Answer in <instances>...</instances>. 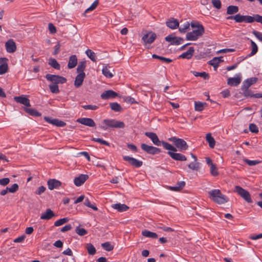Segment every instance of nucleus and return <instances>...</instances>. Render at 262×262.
<instances>
[{
	"mask_svg": "<svg viewBox=\"0 0 262 262\" xmlns=\"http://www.w3.org/2000/svg\"><path fill=\"white\" fill-rule=\"evenodd\" d=\"M175 151L172 152L168 151V155L173 160L180 161H185L187 160V158L184 155L180 153H176Z\"/></svg>",
	"mask_w": 262,
	"mask_h": 262,
	"instance_id": "14",
	"label": "nucleus"
},
{
	"mask_svg": "<svg viewBox=\"0 0 262 262\" xmlns=\"http://www.w3.org/2000/svg\"><path fill=\"white\" fill-rule=\"evenodd\" d=\"M10 179L8 178L0 179V185L2 186H6L9 184Z\"/></svg>",
	"mask_w": 262,
	"mask_h": 262,
	"instance_id": "64",
	"label": "nucleus"
},
{
	"mask_svg": "<svg viewBox=\"0 0 262 262\" xmlns=\"http://www.w3.org/2000/svg\"><path fill=\"white\" fill-rule=\"evenodd\" d=\"M211 2L213 7L217 9L221 8L222 4L220 0H211Z\"/></svg>",
	"mask_w": 262,
	"mask_h": 262,
	"instance_id": "59",
	"label": "nucleus"
},
{
	"mask_svg": "<svg viewBox=\"0 0 262 262\" xmlns=\"http://www.w3.org/2000/svg\"><path fill=\"white\" fill-rule=\"evenodd\" d=\"M227 20H234L237 23H253L254 21L262 24V16L256 14L253 16L242 15L240 13H237L235 15H230L226 17Z\"/></svg>",
	"mask_w": 262,
	"mask_h": 262,
	"instance_id": "1",
	"label": "nucleus"
},
{
	"mask_svg": "<svg viewBox=\"0 0 262 262\" xmlns=\"http://www.w3.org/2000/svg\"><path fill=\"white\" fill-rule=\"evenodd\" d=\"M157 37V35L155 33L149 32L144 34L142 37V40L144 42V45L152 43Z\"/></svg>",
	"mask_w": 262,
	"mask_h": 262,
	"instance_id": "8",
	"label": "nucleus"
},
{
	"mask_svg": "<svg viewBox=\"0 0 262 262\" xmlns=\"http://www.w3.org/2000/svg\"><path fill=\"white\" fill-rule=\"evenodd\" d=\"M88 175L81 174L74 179V184L76 186H80L82 185L88 179Z\"/></svg>",
	"mask_w": 262,
	"mask_h": 262,
	"instance_id": "19",
	"label": "nucleus"
},
{
	"mask_svg": "<svg viewBox=\"0 0 262 262\" xmlns=\"http://www.w3.org/2000/svg\"><path fill=\"white\" fill-rule=\"evenodd\" d=\"M98 3H99L98 0L95 1L93 2V3L91 5V6L85 10V12L86 13L90 11H92V10H94L98 6Z\"/></svg>",
	"mask_w": 262,
	"mask_h": 262,
	"instance_id": "57",
	"label": "nucleus"
},
{
	"mask_svg": "<svg viewBox=\"0 0 262 262\" xmlns=\"http://www.w3.org/2000/svg\"><path fill=\"white\" fill-rule=\"evenodd\" d=\"M250 42H251L252 51L249 55V56H251L255 55L257 52V51H258L257 46L255 43V42H254L253 40H251Z\"/></svg>",
	"mask_w": 262,
	"mask_h": 262,
	"instance_id": "41",
	"label": "nucleus"
},
{
	"mask_svg": "<svg viewBox=\"0 0 262 262\" xmlns=\"http://www.w3.org/2000/svg\"><path fill=\"white\" fill-rule=\"evenodd\" d=\"M49 64L52 68H54L56 70H59L60 68V64L57 61V60L51 58L49 59Z\"/></svg>",
	"mask_w": 262,
	"mask_h": 262,
	"instance_id": "35",
	"label": "nucleus"
},
{
	"mask_svg": "<svg viewBox=\"0 0 262 262\" xmlns=\"http://www.w3.org/2000/svg\"><path fill=\"white\" fill-rule=\"evenodd\" d=\"M185 185V182L184 181L179 182L176 186L170 187V189L173 191H178L183 188Z\"/></svg>",
	"mask_w": 262,
	"mask_h": 262,
	"instance_id": "33",
	"label": "nucleus"
},
{
	"mask_svg": "<svg viewBox=\"0 0 262 262\" xmlns=\"http://www.w3.org/2000/svg\"><path fill=\"white\" fill-rule=\"evenodd\" d=\"M14 100L17 103L24 104L26 106H30V100L24 95L20 96H15Z\"/></svg>",
	"mask_w": 262,
	"mask_h": 262,
	"instance_id": "20",
	"label": "nucleus"
},
{
	"mask_svg": "<svg viewBox=\"0 0 262 262\" xmlns=\"http://www.w3.org/2000/svg\"><path fill=\"white\" fill-rule=\"evenodd\" d=\"M5 48L7 52L9 53H13L16 50V43L12 39H10L6 42Z\"/></svg>",
	"mask_w": 262,
	"mask_h": 262,
	"instance_id": "12",
	"label": "nucleus"
},
{
	"mask_svg": "<svg viewBox=\"0 0 262 262\" xmlns=\"http://www.w3.org/2000/svg\"><path fill=\"white\" fill-rule=\"evenodd\" d=\"M235 191L237 192L238 194L239 195L247 202L249 203L252 202L250 193L241 186H236L235 187Z\"/></svg>",
	"mask_w": 262,
	"mask_h": 262,
	"instance_id": "7",
	"label": "nucleus"
},
{
	"mask_svg": "<svg viewBox=\"0 0 262 262\" xmlns=\"http://www.w3.org/2000/svg\"><path fill=\"white\" fill-rule=\"evenodd\" d=\"M204 104H206V103H204L200 101L195 102L194 105L195 110L200 112L203 111Z\"/></svg>",
	"mask_w": 262,
	"mask_h": 262,
	"instance_id": "50",
	"label": "nucleus"
},
{
	"mask_svg": "<svg viewBox=\"0 0 262 262\" xmlns=\"http://www.w3.org/2000/svg\"><path fill=\"white\" fill-rule=\"evenodd\" d=\"M82 107L85 110H96L98 108V106L94 105H82Z\"/></svg>",
	"mask_w": 262,
	"mask_h": 262,
	"instance_id": "63",
	"label": "nucleus"
},
{
	"mask_svg": "<svg viewBox=\"0 0 262 262\" xmlns=\"http://www.w3.org/2000/svg\"><path fill=\"white\" fill-rule=\"evenodd\" d=\"M8 189H9V192L14 193L18 190V184L15 183L13 184L11 187H8Z\"/></svg>",
	"mask_w": 262,
	"mask_h": 262,
	"instance_id": "60",
	"label": "nucleus"
},
{
	"mask_svg": "<svg viewBox=\"0 0 262 262\" xmlns=\"http://www.w3.org/2000/svg\"><path fill=\"white\" fill-rule=\"evenodd\" d=\"M168 140L172 142L176 146V148H178L180 151L186 150L188 148L186 142L183 139L172 137L169 138Z\"/></svg>",
	"mask_w": 262,
	"mask_h": 262,
	"instance_id": "5",
	"label": "nucleus"
},
{
	"mask_svg": "<svg viewBox=\"0 0 262 262\" xmlns=\"http://www.w3.org/2000/svg\"><path fill=\"white\" fill-rule=\"evenodd\" d=\"M244 161L249 166H253L261 163L260 161L245 159Z\"/></svg>",
	"mask_w": 262,
	"mask_h": 262,
	"instance_id": "56",
	"label": "nucleus"
},
{
	"mask_svg": "<svg viewBox=\"0 0 262 262\" xmlns=\"http://www.w3.org/2000/svg\"><path fill=\"white\" fill-rule=\"evenodd\" d=\"M142 235L145 237H149L151 238H157L158 236L155 232H152L147 230H144L142 231Z\"/></svg>",
	"mask_w": 262,
	"mask_h": 262,
	"instance_id": "32",
	"label": "nucleus"
},
{
	"mask_svg": "<svg viewBox=\"0 0 262 262\" xmlns=\"http://www.w3.org/2000/svg\"><path fill=\"white\" fill-rule=\"evenodd\" d=\"M194 52L193 47H190L188 51L183 53L180 55V57L183 58L190 59L192 56Z\"/></svg>",
	"mask_w": 262,
	"mask_h": 262,
	"instance_id": "29",
	"label": "nucleus"
},
{
	"mask_svg": "<svg viewBox=\"0 0 262 262\" xmlns=\"http://www.w3.org/2000/svg\"><path fill=\"white\" fill-rule=\"evenodd\" d=\"M101 246L107 251H111L114 249V247L109 242H105L102 244Z\"/></svg>",
	"mask_w": 262,
	"mask_h": 262,
	"instance_id": "48",
	"label": "nucleus"
},
{
	"mask_svg": "<svg viewBox=\"0 0 262 262\" xmlns=\"http://www.w3.org/2000/svg\"><path fill=\"white\" fill-rule=\"evenodd\" d=\"M77 122L81 124H83V125L89 126V127H94L96 126V124H95V122L91 118H80L77 120Z\"/></svg>",
	"mask_w": 262,
	"mask_h": 262,
	"instance_id": "15",
	"label": "nucleus"
},
{
	"mask_svg": "<svg viewBox=\"0 0 262 262\" xmlns=\"http://www.w3.org/2000/svg\"><path fill=\"white\" fill-rule=\"evenodd\" d=\"M241 89L243 91V95L244 96L246 97H253V95L251 94V91L248 89H243V87H242Z\"/></svg>",
	"mask_w": 262,
	"mask_h": 262,
	"instance_id": "61",
	"label": "nucleus"
},
{
	"mask_svg": "<svg viewBox=\"0 0 262 262\" xmlns=\"http://www.w3.org/2000/svg\"><path fill=\"white\" fill-rule=\"evenodd\" d=\"M84 204L86 206L92 208L94 210L97 211L98 210V208L95 205H92L88 199L85 200Z\"/></svg>",
	"mask_w": 262,
	"mask_h": 262,
	"instance_id": "53",
	"label": "nucleus"
},
{
	"mask_svg": "<svg viewBox=\"0 0 262 262\" xmlns=\"http://www.w3.org/2000/svg\"><path fill=\"white\" fill-rule=\"evenodd\" d=\"M189 27L190 23L189 22H186L183 26L179 27V30L181 33H184L189 29Z\"/></svg>",
	"mask_w": 262,
	"mask_h": 262,
	"instance_id": "46",
	"label": "nucleus"
},
{
	"mask_svg": "<svg viewBox=\"0 0 262 262\" xmlns=\"http://www.w3.org/2000/svg\"><path fill=\"white\" fill-rule=\"evenodd\" d=\"M49 89L52 93L57 94L59 92V88L57 84L49 85Z\"/></svg>",
	"mask_w": 262,
	"mask_h": 262,
	"instance_id": "52",
	"label": "nucleus"
},
{
	"mask_svg": "<svg viewBox=\"0 0 262 262\" xmlns=\"http://www.w3.org/2000/svg\"><path fill=\"white\" fill-rule=\"evenodd\" d=\"M206 140L208 143L209 147L211 148H214L215 144V141L212 137L211 133H208L206 134Z\"/></svg>",
	"mask_w": 262,
	"mask_h": 262,
	"instance_id": "31",
	"label": "nucleus"
},
{
	"mask_svg": "<svg viewBox=\"0 0 262 262\" xmlns=\"http://www.w3.org/2000/svg\"><path fill=\"white\" fill-rule=\"evenodd\" d=\"M86 248L90 255H93L96 253V249L92 244H88Z\"/></svg>",
	"mask_w": 262,
	"mask_h": 262,
	"instance_id": "43",
	"label": "nucleus"
},
{
	"mask_svg": "<svg viewBox=\"0 0 262 262\" xmlns=\"http://www.w3.org/2000/svg\"><path fill=\"white\" fill-rule=\"evenodd\" d=\"M188 166L192 170L198 171L200 169V163L198 162H191Z\"/></svg>",
	"mask_w": 262,
	"mask_h": 262,
	"instance_id": "45",
	"label": "nucleus"
},
{
	"mask_svg": "<svg viewBox=\"0 0 262 262\" xmlns=\"http://www.w3.org/2000/svg\"><path fill=\"white\" fill-rule=\"evenodd\" d=\"M75 231L76 233L80 236H83L88 233L87 231L85 229L79 227L76 228Z\"/></svg>",
	"mask_w": 262,
	"mask_h": 262,
	"instance_id": "51",
	"label": "nucleus"
},
{
	"mask_svg": "<svg viewBox=\"0 0 262 262\" xmlns=\"http://www.w3.org/2000/svg\"><path fill=\"white\" fill-rule=\"evenodd\" d=\"M166 25L171 29H176L179 27V22L177 19L171 18L166 22Z\"/></svg>",
	"mask_w": 262,
	"mask_h": 262,
	"instance_id": "24",
	"label": "nucleus"
},
{
	"mask_svg": "<svg viewBox=\"0 0 262 262\" xmlns=\"http://www.w3.org/2000/svg\"><path fill=\"white\" fill-rule=\"evenodd\" d=\"M210 173L213 176H217L219 174L217 168L215 164L210 166Z\"/></svg>",
	"mask_w": 262,
	"mask_h": 262,
	"instance_id": "55",
	"label": "nucleus"
},
{
	"mask_svg": "<svg viewBox=\"0 0 262 262\" xmlns=\"http://www.w3.org/2000/svg\"><path fill=\"white\" fill-rule=\"evenodd\" d=\"M92 140L108 146H110V143L108 142L103 140V139L100 138H93Z\"/></svg>",
	"mask_w": 262,
	"mask_h": 262,
	"instance_id": "58",
	"label": "nucleus"
},
{
	"mask_svg": "<svg viewBox=\"0 0 262 262\" xmlns=\"http://www.w3.org/2000/svg\"><path fill=\"white\" fill-rule=\"evenodd\" d=\"M257 80V78L256 77L248 78L243 82L242 87L243 89H248L251 85L256 83Z\"/></svg>",
	"mask_w": 262,
	"mask_h": 262,
	"instance_id": "27",
	"label": "nucleus"
},
{
	"mask_svg": "<svg viewBox=\"0 0 262 262\" xmlns=\"http://www.w3.org/2000/svg\"><path fill=\"white\" fill-rule=\"evenodd\" d=\"M85 54L88 56V57L90 59H91V60H92L94 62H96V54L93 51H92L91 50L88 49L85 51Z\"/></svg>",
	"mask_w": 262,
	"mask_h": 262,
	"instance_id": "39",
	"label": "nucleus"
},
{
	"mask_svg": "<svg viewBox=\"0 0 262 262\" xmlns=\"http://www.w3.org/2000/svg\"><path fill=\"white\" fill-rule=\"evenodd\" d=\"M55 216L54 213L51 209H47L44 213H42L40 219L41 220H49Z\"/></svg>",
	"mask_w": 262,
	"mask_h": 262,
	"instance_id": "25",
	"label": "nucleus"
},
{
	"mask_svg": "<svg viewBox=\"0 0 262 262\" xmlns=\"http://www.w3.org/2000/svg\"><path fill=\"white\" fill-rule=\"evenodd\" d=\"M118 96V94L113 90H107L101 94V98L102 99H108L115 98Z\"/></svg>",
	"mask_w": 262,
	"mask_h": 262,
	"instance_id": "17",
	"label": "nucleus"
},
{
	"mask_svg": "<svg viewBox=\"0 0 262 262\" xmlns=\"http://www.w3.org/2000/svg\"><path fill=\"white\" fill-rule=\"evenodd\" d=\"M141 147L142 150L149 154L155 155L161 152L160 149L152 146L148 145L144 143L142 144Z\"/></svg>",
	"mask_w": 262,
	"mask_h": 262,
	"instance_id": "9",
	"label": "nucleus"
},
{
	"mask_svg": "<svg viewBox=\"0 0 262 262\" xmlns=\"http://www.w3.org/2000/svg\"><path fill=\"white\" fill-rule=\"evenodd\" d=\"M61 183L56 179H50L48 181V188L50 190H53L60 187Z\"/></svg>",
	"mask_w": 262,
	"mask_h": 262,
	"instance_id": "23",
	"label": "nucleus"
},
{
	"mask_svg": "<svg viewBox=\"0 0 262 262\" xmlns=\"http://www.w3.org/2000/svg\"><path fill=\"white\" fill-rule=\"evenodd\" d=\"M8 59L6 58H0V75H3L7 72L8 70V66L7 63Z\"/></svg>",
	"mask_w": 262,
	"mask_h": 262,
	"instance_id": "21",
	"label": "nucleus"
},
{
	"mask_svg": "<svg viewBox=\"0 0 262 262\" xmlns=\"http://www.w3.org/2000/svg\"><path fill=\"white\" fill-rule=\"evenodd\" d=\"M152 58L158 59L160 60H161L163 62H165L166 63H170L172 61V60L170 58H166L162 56H160L156 54H153L152 55Z\"/></svg>",
	"mask_w": 262,
	"mask_h": 262,
	"instance_id": "44",
	"label": "nucleus"
},
{
	"mask_svg": "<svg viewBox=\"0 0 262 262\" xmlns=\"http://www.w3.org/2000/svg\"><path fill=\"white\" fill-rule=\"evenodd\" d=\"M102 123L105 125L101 126L100 128L104 130H106L107 127L116 128H123L125 127L123 122L116 119H104Z\"/></svg>",
	"mask_w": 262,
	"mask_h": 262,
	"instance_id": "3",
	"label": "nucleus"
},
{
	"mask_svg": "<svg viewBox=\"0 0 262 262\" xmlns=\"http://www.w3.org/2000/svg\"><path fill=\"white\" fill-rule=\"evenodd\" d=\"M69 221V219L67 217L62 218L61 219H59L54 223V226H61L67 222Z\"/></svg>",
	"mask_w": 262,
	"mask_h": 262,
	"instance_id": "49",
	"label": "nucleus"
},
{
	"mask_svg": "<svg viewBox=\"0 0 262 262\" xmlns=\"http://www.w3.org/2000/svg\"><path fill=\"white\" fill-rule=\"evenodd\" d=\"M85 77V73L78 74L76 76V78H75V79L74 81V86L76 88H78L82 85Z\"/></svg>",
	"mask_w": 262,
	"mask_h": 262,
	"instance_id": "22",
	"label": "nucleus"
},
{
	"mask_svg": "<svg viewBox=\"0 0 262 262\" xmlns=\"http://www.w3.org/2000/svg\"><path fill=\"white\" fill-rule=\"evenodd\" d=\"M239 11V8L236 6L230 5L227 8V14L232 15L234 14H237V13Z\"/></svg>",
	"mask_w": 262,
	"mask_h": 262,
	"instance_id": "30",
	"label": "nucleus"
},
{
	"mask_svg": "<svg viewBox=\"0 0 262 262\" xmlns=\"http://www.w3.org/2000/svg\"><path fill=\"white\" fill-rule=\"evenodd\" d=\"M204 28L203 26L199 27V29L194 30L187 33L186 39L187 40H196L199 37L202 36L204 33Z\"/></svg>",
	"mask_w": 262,
	"mask_h": 262,
	"instance_id": "4",
	"label": "nucleus"
},
{
	"mask_svg": "<svg viewBox=\"0 0 262 262\" xmlns=\"http://www.w3.org/2000/svg\"><path fill=\"white\" fill-rule=\"evenodd\" d=\"M77 64V58L76 55H73L70 57L69 62L68 64V68L69 69H73Z\"/></svg>",
	"mask_w": 262,
	"mask_h": 262,
	"instance_id": "28",
	"label": "nucleus"
},
{
	"mask_svg": "<svg viewBox=\"0 0 262 262\" xmlns=\"http://www.w3.org/2000/svg\"><path fill=\"white\" fill-rule=\"evenodd\" d=\"M222 61V57H214L209 61V63L214 68H216L219 66V63Z\"/></svg>",
	"mask_w": 262,
	"mask_h": 262,
	"instance_id": "36",
	"label": "nucleus"
},
{
	"mask_svg": "<svg viewBox=\"0 0 262 262\" xmlns=\"http://www.w3.org/2000/svg\"><path fill=\"white\" fill-rule=\"evenodd\" d=\"M145 135L150 139L155 145L157 146L161 145V141L159 140L156 134L152 132H146Z\"/></svg>",
	"mask_w": 262,
	"mask_h": 262,
	"instance_id": "16",
	"label": "nucleus"
},
{
	"mask_svg": "<svg viewBox=\"0 0 262 262\" xmlns=\"http://www.w3.org/2000/svg\"><path fill=\"white\" fill-rule=\"evenodd\" d=\"M44 119L48 123L56 126L63 127L66 125V123L64 122L57 119H52L50 117L46 116L44 117Z\"/></svg>",
	"mask_w": 262,
	"mask_h": 262,
	"instance_id": "11",
	"label": "nucleus"
},
{
	"mask_svg": "<svg viewBox=\"0 0 262 262\" xmlns=\"http://www.w3.org/2000/svg\"><path fill=\"white\" fill-rule=\"evenodd\" d=\"M209 196L215 203L223 204L228 201V199L219 189H213L208 192Z\"/></svg>",
	"mask_w": 262,
	"mask_h": 262,
	"instance_id": "2",
	"label": "nucleus"
},
{
	"mask_svg": "<svg viewBox=\"0 0 262 262\" xmlns=\"http://www.w3.org/2000/svg\"><path fill=\"white\" fill-rule=\"evenodd\" d=\"M102 74L107 78H112L113 77V74L110 72L107 67H105L102 69Z\"/></svg>",
	"mask_w": 262,
	"mask_h": 262,
	"instance_id": "47",
	"label": "nucleus"
},
{
	"mask_svg": "<svg viewBox=\"0 0 262 262\" xmlns=\"http://www.w3.org/2000/svg\"><path fill=\"white\" fill-rule=\"evenodd\" d=\"M123 159L124 161L128 162L132 166L135 167H140L143 165L142 161L129 156H123Z\"/></svg>",
	"mask_w": 262,
	"mask_h": 262,
	"instance_id": "10",
	"label": "nucleus"
},
{
	"mask_svg": "<svg viewBox=\"0 0 262 262\" xmlns=\"http://www.w3.org/2000/svg\"><path fill=\"white\" fill-rule=\"evenodd\" d=\"M191 73L196 77H203L204 79H208L209 78V76L208 73L203 72H198L196 71H191Z\"/></svg>",
	"mask_w": 262,
	"mask_h": 262,
	"instance_id": "38",
	"label": "nucleus"
},
{
	"mask_svg": "<svg viewBox=\"0 0 262 262\" xmlns=\"http://www.w3.org/2000/svg\"><path fill=\"white\" fill-rule=\"evenodd\" d=\"M45 77L48 81L52 82L54 84H63L67 82V79L65 77L57 75L48 74Z\"/></svg>",
	"mask_w": 262,
	"mask_h": 262,
	"instance_id": "6",
	"label": "nucleus"
},
{
	"mask_svg": "<svg viewBox=\"0 0 262 262\" xmlns=\"http://www.w3.org/2000/svg\"><path fill=\"white\" fill-rule=\"evenodd\" d=\"M166 41L170 42L173 45H179L183 43L184 39L181 37L168 35L165 37Z\"/></svg>",
	"mask_w": 262,
	"mask_h": 262,
	"instance_id": "13",
	"label": "nucleus"
},
{
	"mask_svg": "<svg viewBox=\"0 0 262 262\" xmlns=\"http://www.w3.org/2000/svg\"><path fill=\"white\" fill-rule=\"evenodd\" d=\"M25 110L27 113H28V114L32 116L36 117H39L41 116V114L35 109L25 108Z\"/></svg>",
	"mask_w": 262,
	"mask_h": 262,
	"instance_id": "40",
	"label": "nucleus"
},
{
	"mask_svg": "<svg viewBox=\"0 0 262 262\" xmlns=\"http://www.w3.org/2000/svg\"><path fill=\"white\" fill-rule=\"evenodd\" d=\"M249 130L251 132L255 134H257L258 133V127L254 123H251L249 124Z\"/></svg>",
	"mask_w": 262,
	"mask_h": 262,
	"instance_id": "54",
	"label": "nucleus"
},
{
	"mask_svg": "<svg viewBox=\"0 0 262 262\" xmlns=\"http://www.w3.org/2000/svg\"><path fill=\"white\" fill-rule=\"evenodd\" d=\"M252 34L260 41L262 42V33L256 30L252 31Z\"/></svg>",
	"mask_w": 262,
	"mask_h": 262,
	"instance_id": "62",
	"label": "nucleus"
},
{
	"mask_svg": "<svg viewBox=\"0 0 262 262\" xmlns=\"http://www.w3.org/2000/svg\"><path fill=\"white\" fill-rule=\"evenodd\" d=\"M112 208L117 210L119 212L126 211L129 207L124 204L117 203L112 205Z\"/></svg>",
	"mask_w": 262,
	"mask_h": 262,
	"instance_id": "26",
	"label": "nucleus"
},
{
	"mask_svg": "<svg viewBox=\"0 0 262 262\" xmlns=\"http://www.w3.org/2000/svg\"><path fill=\"white\" fill-rule=\"evenodd\" d=\"M111 109L115 112H121L122 108L117 102H113L110 104Z\"/></svg>",
	"mask_w": 262,
	"mask_h": 262,
	"instance_id": "42",
	"label": "nucleus"
},
{
	"mask_svg": "<svg viewBox=\"0 0 262 262\" xmlns=\"http://www.w3.org/2000/svg\"><path fill=\"white\" fill-rule=\"evenodd\" d=\"M86 67L85 61H81L79 63L78 67L76 69L77 72L78 74L85 73L83 71Z\"/></svg>",
	"mask_w": 262,
	"mask_h": 262,
	"instance_id": "37",
	"label": "nucleus"
},
{
	"mask_svg": "<svg viewBox=\"0 0 262 262\" xmlns=\"http://www.w3.org/2000/svg\"><path fill=\"white\" fill-rule=\"evenodd\" d=\"M161 144H162L163 146L165 149L168 150L169 151L172 152L177 151V149L176 148V147H174L173 146H172V145L167 142L161 141Z\"/></svg>",
	"mask_w": 262,
	"mask_h": 262,
	"instance_id": "34",
	"label": "nucleus"
},
{
	"mask_svg": "<svg viewBox=\"0 0 262 262\" xmlns=\"http://www.w3.org/2000/svg\"><path fill=\"white\" fill-rule=\"evenodd\" d=\"M241 82V75L240 74H236L234 77L229 78L227 80V84L231 86H237Z\"/></svg>",
	"mask_w": 262,
	"mask_h": 262,
	"instance_id": "18",
	"label": "nucleus"
}]
</instances>
